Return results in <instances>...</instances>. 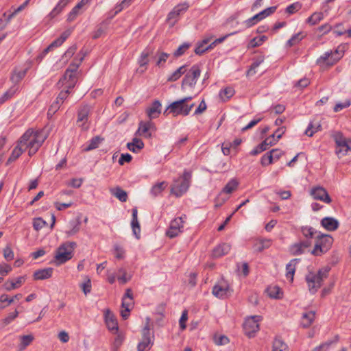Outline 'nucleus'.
<instances>
[{"mask_svg": "<svg viewBox=\"0 0 351 351\" xmlns=\"http://www.w3.org/2000/svg\"><path fill=\"white\" fill-rule=\"evenodd\" d=\"M261 320V317L258 315L252 316L247 319L243 324L245 333L249 337L254 336L255 333L259 330L258 322Z\"/></svg>", "mask_w": 351, "mask_h": 351, "instance_id": "9d476101", "label": "nucleus"}, {"mask_svg": "<svg viewBox=\"0 0 351 351\" xmlns=\"http://www.w3.org/2000/svg\"><path fill=\"white\" fill-rule=\"evenodd\" d=\"M211 38H205L202 41L197 43V47L195 49V53L197 55H202L205 51L213 48L212 43L205 47L210 41Z\"/></svg>", "mask_w": 351, "mask_h": 351, "instance_id": "393cba45", "label": "nucleus"}, {"mask_svg": "<svg viewBox=\"0 0 351 351\" xmlns=\"http://www.w3.org/2000/svg\"><path fill=\"white\" fill-rule=\"evenodd\" d=\"M230 249L231 246L230 244L223 243L218 245L213 250L212 256L215 258H220L227 254L230 252Z\"/></svg>", "mask_w": 351, "mask_h": 351, "instance_id": "aec40b11", "label": "nucleus"}, {"mask_svg": "<svg viewBox=\"0 0 351 351\" xmlns=\"http://www.w3.org/2000/svg\"><path fill=\"white\" fill-rule=\"evenodd\" d=\"M26 75V71H14V73L10 77L11 81L14 83L16 86V84L19 83Z\"/></svg>", "mask_w": 351, "mask_h": 351, "instance_id": "49530a36", "label": "nucleus"}, {"mask_svg": "<svg viewBox=\"0 0 351 351\" xmlns=\"http://www.w3.org/2000/svg\"><path fill=\"white\" fill-rule=\"evenodd\" d=\"M277 143V140L273 139L270 136L266 138L261 143H260V148L262 150H267L269 146H272Z\"/></svg>", "mask_w": 351, "mask_h": 351, "instance_id": "864d4df0", "label": "nucleus"}, {"mask_svg": "<svg viewBox=\"0 0 351 351\" xmlns=\"http://www.w3.org/2000/svg\"><path fill=\"white\" fill-rule=\"evenodd\" d=\"M321 225L328 231H334L339 227V221L333 217H326L321 220Z\"/></svg>", "mask_w": 351, "mask_h": 351, "instance_id": "412c9836", "label": "nucleus"}, {"mask_svg": "<svg viewBox=\"0 0 351 351\" xmlns=\"http://www.w3.org/2000/svg\"><path fill=\"white\" fill-rule=\"evenodd\" d=\"M167 186V182L162 181L161 182L156 183L154 184L151 190L150 193L154 197H156L158 195H160L162 191Z\"/></svg>", "mask_w": 351, "mask_h": 351, "instance_id": "f704fd0d", "label": "nucleus"}, {"mask_svg": "<svg viewBox=\"0 0 351 351\" xmlns=\"http://www.w3.org/2000/svg\"><path fill=\"white\" fill-rule=\"evenodd\" d=\"M234 93L233 88L228 86L221 90L219 95L223 101H226L234 95Z\"/></svg>", "mask_w": 351, "mask_h": 351, "instance_id": "58836bf2", "label": "nucleus"}, {"mask_svg": "<svg viewBox=\"0 0 351 351\" xmlns=\"http://www.w3.org/2000/svg\"><path fill=\"white\" fill-rule=\"evenodd\" d=\"M77 82V74L64 72V75L60 79L58 84L65 85V88L72 89Z\"/></svg>", "mask_w": 351, "mask_h": 351, "instance_id": "2eb2a0df", "label": "nucleus"}, {"mask_svg": "<svg viewBox=\"0 0 351 351\" xmlns=\"http://www.w3.org/2000/svg\"><path fill=\"white\" fill-rule=\"evenodd\" d=\"M67 4V1L66 0H60L56 6L52 10V11L49 14V17L50 19H53L56 17L58 14H59L63 8Z\"/></svg>", "mask_w": 351, "mask_h": 351, "instance_id": "c03bdc74", "label": "nucleus"}, {"mask_svg": "<svg viewBox=\"0 0 351 351\" xmlns=\"http://www.w3.org/2000/svg\"><path fill=\"white\" fill-rule=\"evenodd\" d=\"M162 104L159 100H154L151 106L146 109V113L150 120L158 118L161 114Z\"/></svg>", "mask_w": 351, "mask_h": 351, "instance_id": "a211bd4d", "label": "nucleus"}, {"mask_svg": "<svg viewBox=\"0 0 351 351\" xmlns=\"http://www.w3.org/2000/svg\"><path fill=\"white\" fill-rule=\"evenodd\" d=\"M301 232L306 239H312L317 233V231L313 228L306 226L301 228Z\"/></svg>", "mask_w": 351, "mask_h": 351, "instance_id": "a18cd8bd", "label": "nucleus"}, {"mask_svg": "<svg viewBox=\"0 0 351 351\" xmlns=\"http://www.w3.org/2000/svg\"><path fill=\"white\" fill-rule=\"evenodd\" d=\"M329 271L330 267H325L319 269L317 273L309 272L306 275L305 280L311 294L317 293L323 281L328 278Z\"/></svg>", "mask_w": 351, "mask_h": 351, "instance_id": "f03ea898", "label": "nucleus"}, {"mask_svg": "<svg viewBox=\"0 0 351 351\" xmlns=\"http://www.w3.org/2000/svg\"><path fill=\"white\" fill-rule=\"evenodd\" d=\"M323 19H324L323 12H315L306 19V23L311 25H315L319 23Z\"/></svg>", "mask_w": 351, "mask_h": 351, "instance_id": "a19ab883", "label": "nucleus"}, {"mask_svg": "<svg viewBox=\"0 0 351 351\" xmlns=\"http://www.w3.org/2000/svg\"><path fill=\"white\" fill-rule=\"evenodd\" d=\"M110 193L116 197L120 202H125L128 196L125 191L123 190L120 186H116L110 189Z\"/></svg>", "mask_w": 351, "mask_h": 351, "instance_id": "a878e982", "label": "nucleus"}, {"mask_svg": "<svg viewBox=\"0 0 351 351\" xmlns=\"http://www.w3.org/2000/svg\"><path fill=\"white\" fill-rule=\"evenodd\" d=\"M343 54V51H339V48L334 51H327L317 60V62L332 66L342 58Z\"/></svg>", "mask_w": 351, "mask_h": 351, "instance_id": "9b49d317", "label": "nucleus"}, {"mask_svg": "<svg viewBox=\"0 0 351 351\" xmlns=\"http://www.w3.org/2000/svg\"><path fill=\"white\" fill-rule=\"evenodd\" d=\"M77 46L76 45H73L72 46H71L66 51L65 53H64L63 55V58H66V59H69V58H71L73 55L74 53L76 52L77 51Z\"/></svg>", "mask_w": 351, "mask_h": 351, "instance_id": "774afa93", "label": "nucleus"}, {"mask_svg": "<svg viewBox=\"0 0 351 351\" xmlns=\"http://www.w3.org/2000/svg\"><path fill=\"white\" fill-rule=\"evenodd\" d=\"M180 232H181V230H177L175 226H169V228L167 230L166 234L169 238H174L177 237Z\"/></svg>", "mask_w": 351, "mask_h": 351, "instance_id": "338daca9", "label": "nucleus"}, {"mask_svg": "<svg viewBox=\"0 0 351 351\" xmlns=\"http://www.w3.org/2000/svg\"><path fill=\"white\" fill-rule=\"evenodd\" d=\"M302 38L303 36H302V34L300 32L295 34L293 36H292V37L289 40H288L286 45L288 47H291L295 45L296 44L299 43L302 40Z\"/></svg>", "mask_w": 351, "mask_h": 351, "instance_id": "09e8293b", "label": "nucleus"}, {"mask_svg": "<svg viewBox=\"0 0 351 351\" xmlns=\"http://www.w3.org/2000/svg\"><path fill=\"white\" fill-rule=\"evenodd\" d=\"M191 47V44L188 43H184L182 44L173 53V56L178 58L182 56L187 49Z\"/></svg>", "mask_w": 351, "mask_h": 351, "instance_id": "603ef678", "label": "nucleus"}, {"mask_svg": "<svg viewBox=\"0 0 351 351\" xmlns=\"http://www.w3.org/2000/svg\"><path fill=\"white\" fill-rule=\"evenodd\" d=\"M34 337L32 335H23L21 337L20 347L21 350L25 349L27 346L30 345L33 341Z\"/></svg>", "mask_w": 351, "mask_h": 351, "instance_id": "de8ad7c7", "label": "nucleus"}, {"mask_svg": "<svg viewBox=\"0 0 351 351\" xmlns=\"http://www.w3.org/2000/svg\"><path fill=\"white\" fill-rule=\"evenodd\" d=\"M191 178V173L184 170L182 176L174 180L171 186V193L177 197H181L189 189Z\"/></svg>", "mask_w": 351, "mask_h": 351, "instance_id": "20e7f679", "label": "nucleus"}, {"mask_svg": "<svg viewBox=\"0 0 351 351\" xmlns=\"http://www.w3.org/2000/svg\"><path fill=\"white\" fill-rule=\"evenodd\" d=\"M300 261V258H293L286 265V277L292 282L296 269L297 264Z\"/></svg>", "mask_w": 351, "mask_h": 351, "instance_id": "4be33fe9", "label": "nucleus"}, {"mask_svg": "<svg viewBox=\"0 0 351 351\" xmlns=\"http://www.w3.org/2000/svg\"><path fill=\"white\" fill-rule=\"evenodd\" d=\"M267 40V37L266 36L256 37L251 40L250 45L252 47H256L261 45Z\"/></svg>", "mask_w": 351, "mask_h": 351, "instance_id": "13d9d810", "label": "nucleus"}, {"mask_svg": "<svg viewBox=\"0 0 351 351\" xmlns=\"http://www.w3.org/2000/svg\"><path fill=\"white\" fill-rule=\"evenodd\" d=\"M80 54H82V56L80 58V59L77 60V62H71L69 64V67L66 69V71H65L66 72H67L68 73H72L77 74V69H78L80 65L81 64V63L82 62V61L86 56V53H83L82 51H81L80 52Z\"/></svg>", "mask_w": 351, "mask_h": 351, "instance_id": "473e14b6", "label": "nucleus"}, {"mask_svg": "<svg viewBox=\"0 0 351 351\" xmlns=\"http://www.w3.org/2000/svg\"><path fill=\"white\" fill-rule=\"evenodd\" d=\"M212 293L215 297L220 299H224L231 295L232 290L228 284L221 282L220 284L215 285L213 287Z\"/></svg>", "mask_w": 351, "mask_h": 351, "instance_id": "ddd939ff", "label": "nucleus"}, {"mask_svg": "<svg viewBox=\"0 0 351 351\" xmlns=\"http://www.w3.org/2000/svg\"><path fill=\"white\" fill-rule=\"evenodd\" d=\"M200 74L201 70L198 64L193 65L182 80L181 85L182 88L184 89L186 86L193 88Z\"/></svg>", "mask_w": 351, "mask_h": 351, "instance_id": "1a4fd4ad", "label": "nucleus"}, {"mask_svg": "<svg viewBox=\"0 0 351 351\" xmlns=\"http://www.w3.org/2000/svg\"><path fill=\"white\" fill-rule=\"evenodd\" d=\"M46 225L45 221L42 218H37L34 220L33 227L36 230H39Z\"/></svg>", "mask_w": 351, "mask_h": 351, "instance_id": "69168bd1", "label": "nucleus"}, {"mask_svg": "<svg viewBox=\"0 0 351 351\" xmlns=\"http://www.w3.org/2000/svg\"><path fill=\"white\" fill-rule=\"evenodd\" d=\"M302 8L301 4L299 2L293 3L289 5L286 8V12L290 14H292L298 11Z\"/></svg>", "mask_w": 351, "mask_h": 351, "instance_id": "e2e57ef3", "label": "nucleus"}, {"mask_svg": "<svg viewBox=\"0 0 351 351\" xmlns=\"http://www.w3.org/2000/svg\"><path fill=\"white\" fill-rule=\"evenodd\" d=\"M311 245V241L308 239L301 241L293 244L290 247V252L293 256H298L304 253L305 250Z\"/></svg>", "mask_w": 351, "mask_h": 351, "instance_id": "f3484780", "label": "nucleus"}, {"mask_svg": "<svg viewBox=\"0 0 351 351\" xmlns=\"http://www.w3.org/2000/svg\"><path fill=\"white\" fill-rule=\"evenodd\" d=\"M187 2L180 3L175 6L173 9L168 14L167 21L171 26H173L178 21L180 14L184 13L189 8Z\"/></svg>", "mask_w": 351, "mask_h": 351, "instance_id": "f8f14e48", "label": "nucleus"}, {"mask_svg": "<svg viewBox=\"0 0 351 351\" xmlns=\"http://www.w3.org/2000/svg\"><path fill=\"white\" fill-rule=\"evenodd\" d=\"M18 90L19 87L17 86H12L0 97V104H3L7 100L12 98L14 96V95L18 91Z\"/></svg>", "mask_w": 351, "mask_h": 351, "instance_id": "ea45409f", "label": "nucleus"}, {"mask_svg": "<svg viewBox=\"0 0 351 351\" xmlns=\"http://www.w3.org/2000/svg\"><path fill=\"white\" fill-rule=\"evenodd\" d=\"M152 53V49L147 47L141 54L138 59V64L141 67L145 66L148 64V57Z\"/></svg>", "mask_w": 351, "mask_h": 351, "instance_id": "4c0bfd02", "label": "nucleus"}, {"mask_svg": "<svg viewBox=\"0 0 351 351\" xmlns=\"http://www.w3.org/2000/svg\"><path fill=\"white\" fill-rule=\"evenodd\" d=\"M310 194L313 197V199L320 200L324 203L330 204L332 202V199L328 195L327 191L324 187H313L311 189Z\"/></svg>", "mask_w": 351, "mask_h": 351, "instance_id": "4468645a", "label": "nucleus"}, {"mask_svg": "<svg viewBox=\"0 0 351 351\" xmlns=\"http://www.w3.org/2000/svg\"><path fill=\"white\" fill-rule=\"evenodd\" d=\"M152 345V343L151 340H142L141 342L138 343L137 349L138 351H146V349H149L151 348V346Z\"/></svg>", "mask_w": 351, "mask_h": 351, "instance_id": "052dcab7", "label": "nucleus"}, {"mask_svg": "<svg viewBox=\"0 0 351 351\" xmlns=\"http://www.w3.org/2000/svg\"><path fill=\"white\" fill-rule=\"evenodd\" d=\"M263 62V58H260L257 60L254 61L250 66V69L247 71V76H252L256 74V69Z\"/></svg>", "mask_w": 351, "mask_h": 351, "instance_id": "3c124183", "label": "nucleus"}, {"mask_svg": "<svg viewBox=\"0 0 351 351\" xmlns=\"http://www.w3.org/2000/svg\"><path fill=\"white\" fill-rule=\"evenodd\" d=\"M271 245V240L267 239H261L256 241L254 245L255 250L258 252H262L265 249L269 248Z\"/></svg>", "mask_w": 351, "mask_h": 351, "instance_id": "c9c22d12", "label": "nucleus"}, {"mask_svg": "<svg viewBox=\"0 0 351 351\" xmlns=\"http://www.w3.org/2000/svg\"><path fill=\"white\" fill-rule=\"evenodd\" d=\"M333 238L328 234H321L317 236L316 243L311 254L314 256H321L327 252L332 246Z\"/></svg>", "mask_w": 351, "mask_h": 351, "instance_id": "423d86ee", "label": "nucleus"}, {"mask_svg": "<svg viewBox=\"0 0 351 351\" xmlns=\"http://www.w3.org/2000/svg\"><path fill=\"white\" fill-rule=\"evenodd\" d=\"M267 293L269 298L280 299L282 296V291L278 286H270L267 289Z\"/></svg>", "mask_w": 351, "mask_h": 351, "instance_id": "72a5a7b5", "label": "nucleus"}, {"mask_svg": "<svg viewBox=\"0 0 351 351\" xmlns=\"http://www.w3.org/2000/svg\"><path fill=\"white\" fill-rule=\"evenodd\" d=\"M272 162H273L272 154H271L269 152L265 154L261 159V164L263 166H267V165L271 164Z\"/></svg>", "mask_w": 351, "mask_h": 351, "instance_id": "bf43d9fd", "label": "nucleus"}, {"mask_svg": "<svg viewBox=\"0 0 351 351\" xmlns=\"http://www.w3.org/2000/svg\"><path fill=\"white\" fill-rule=\"evenodd\" d=\"M93 110V106L87 104H82L77 110V124L82 131H87L90 128L89 117Z\"/></svg>", "mask_w": 351, "mask_h": 351, "instance_id": "0eeeda50", "label": "nucleus"}, {"mask_svg": "<svg viewBox=\"0 0 351 351\" xmlns=\"http://www.w3.org/2000/svg\"><path fill=\"white\" fill-rule=\"evenodd\" d=\"M104 138H101L99 136H96L92 138L89 141L88 145L85 148H84V150L85 152H88L97 148L99 147V145L102 142Z\"/></svg>", "mask_w": 351, "mask_h": 351, "instance_id": "e433bc0d", "label": "nucleus"}, {"mask_svg": "<svg viewBox=\"0 0 351 351\" xmlns=\"http://www.w3.org/2000/svg\"><path fill=\"white\" fill-rule=\"evenodd\" d=\"M315 319V312L308 311L304 313L301 319V325L303 328L309 327Z\"/></svg>", "mask_w": 351, "mask_h": 351, "instance_id": "c85d7f7f", "label": "nucleus"}, {"mask_svg": "<svg viewBox=\"0 0 351 351\" xmlns=\"http://www.w3.org/2000/svg\"><path fill=\"white\" fill-rule=\"evenodd\" d=\"M3 256H4L5 259H6L8 261H12L14 259V252L10 245H7L3 249Z\"/></svg>", "mask_w": 351, "mask_h": 351, "instance_id": "0e129e2a", "label": "nucleus"}, {"mask_svg": "<svg viewBox=\"0 0 351 351\" xmlns=\"http://www.w3.org/2000/svg\"><path fill=\"white\" fill-rule=\"evenodd\" d=\"M144 147V143L143 141L140 138H134L132 139V142L128 143L127 148L134 152L137 153L139 150L142 149Z\"/></svg>", "mask_w": 351, "mask_h": 351, "instance_id": "bb28decb", "label": "nucleus"}, {"mask_svg": "<svg viewBox=\"0 0 351 351\" xmlns=\"http://www.w3.org/2000/svg\"><path fill=\"white\" fill-rule=\"evenodd\" d=\"M332 138L335 142V154L338 158H340L346 156L350 149L347 139L343 136L341 132H335L332 135Z\"/></svg>", "mask_w": 351, "mask_h": 351, "instance_id": "6e6552de", "label": "nucleus"}, {"mask_svg": "<svg viewBox=\"0 0 351 351\" xmlns=\"http://www.w3.org/2000/svg\"><path fill=\"white\" fill-rule=\"evenodd\" d=\"M277 9V6H271L269 8H267L265 9L264 10L260 12L257 14L258 16L259 17L260 20H263V19L266 18L267 16H270L273 13L276 12Z\"/></svg>", "mask_w": 351, "mask_h": 351, "instance_id": "8fccbe9b", "label": "nucleus"}, {"mask_svg": "<svg viewBox=\"0 0 351 351\" xmlns=\"http://www.w3.org/2000/svg\"><path fill=\"white\" fill-rule=\"evenodd\" d=\"M29 0H26L22 5H21L17 9H16L13 12L10 14L6 19V23H8L10 20L19 12L22 11L29 3Z\"/></svg>", "mask_w": 351, "mask_h": 351, "instance_id": "4d7b16f0", "label": "nucleus"}, {"mask_svg": "<svg viewBox=\"0 0 351 351\" xmlns=\"http://www.w3.org/2000/svg\"><path fill=\"white\" fill-rule=\"evenodd\" d=\"M76 247L77 243L74 241H66L62 243L55 253L54 258L56 265H61L71 260Z\"/></svg>", "mask_w": 351, "mask_h": 351, "instance_id": "7ed1b4c3", "label": "nucleus"}, {"mask_svg": "<svg viewBox=\"0 0 351 351\" xmlns=\"http://www.w3.org/2000/svg\"><path fill=\"white\" fill-rule=\"evenodd\" d=\"M117 280L121 285L126 284L129 280H130L132 276L128 274L126 271V269L123 267H120L117 270Z\"/></svg>", "mask_w": 351, "mask_h": 351, "instance_id": "2f4dec72", "label": "nucleus"}, {"mask_svg": "<svg viewBox=\"0 0 351 351\" xmlns=\"http://www.w3.org/2000/svg\"><path fill=\"white\" fill-rule=\"evenodd\" d=\"M47 138V135L43 130L34 131L27 130L19 138L17 145L14 148L6 165L15 161L19 156L28 149L29 156L35 154Z\"/></svg>", "mask_w": 351, "mask_h": 351, "instance_id": "f257e3e1", "label": "nucleus"}, {"mask_svg": "<svg viewBox=\"0 0 351 351\" xmlns=\"http://www.w3.org/2000/svg\"><path fill=\"white\" fill-rule=\"evenodd\" d=\"M69 230L66 231L67 237H71L76 234L80 230L81 220L80 217H77L75 219L72 220L69 222Z\"/></svg>", "mask_w": 351, "mask_h": 351, "instance_id": "b1692460", "label": "nucleus"}, {"mask_svg": "<svg viewBox=\"0 0 351 351\" xmlns=\"http://www.w3.org/2000/svg\"><path fill=\"white\" fill-rule=\"evenodd\" d=\"M287 344L280 337H276L272 345V351H288Z\"/></svg>", "mask_w": 351, "mask_h": 351, "instance_id": "cd10ccee", "label": "nucleus"}, {"mask_svg": "<svg viewBox=\"0 0 351 351\" xmlns=\"http://www.w3.org/2000/svg\"><path fill=\"white\" fill-rule=\"evenodd\" d=\"M229 199L228 195H226L225 194L221 193V192L219 194V195L215 199V207L219 208L228 199Z\"/></svg>", "mask_w": 351, "mask_h": 351, "instance_id": "5fc2aeb1", "label": "nucleus"}, {"mask_svg": "<svg viewBox=\"0 0 351 351\" xmlns=\"http://www.w3.org/2000/svg\"><path fill=\"white\" fill-rule=\"evenodd\" d=\"M25 282V276H19L16 278V282L7 281L4 284V288L6 291H10L19 287Z\"/></svg>", "mask_w": 351, "mask_h": 351, "instance_id": "c756f323", "label": "nucleus"}, {"mask_svg": "<svg viewBox=\"0 0 351 351\" xmlns=\"http://www.w3.org/2000/svg\"><path fill=\"white\" fill-rule=\"evenodd\" d=\"M105 322L107 328L112 333H117L119 329L118 322L114 315L109 310L106 309L104 314Z\"/></svg>", "mask_w": 351, "mask_h": 351, "instance_id": "dca6fc26", "label": "nucleus"}, {"mask_svg": "<svg viewBox=\"0 0 351 351\" xmlns=\"http://www.w3.org/2000/svg\"><path fill=\"white\" fill-rule=\"evenodd\" d=\"M238 182L235 180L232 179L223 187V190L221 191V193L225 194L226 195H228L229 194L232 193L234 190H236Z\"/></svg>", "mask_w": 351, "mask_h": 351, "instance_id": "79ce46f5", "label": "nucleus"}, {"mask_svg": "<svg viewBox=\"0 0 351 351\" xmlns=\"http://www.w3.org/2000/svg\"><path fill=\"white\" fill-rule=\"evenodd\" d=\"M19 314V312L17 310H15L14 312L9 313L7 317L1 320L0 324V328H3L7 325L10 324L18 317Z\"/></svg>", "mask_w": 351, "mask_h": 351, "instance_id": "37998d69", "label": "nucleus"}, {"mask_svg": "<svg viewBox=\"0 0 351 351\" xmlns=\"http://www.w3.org/2000/svg\"><path fill=\"white\" fill-rule=\"evenodd\" d=\"M149 130H156L154 123L151 121H141L138 124V129L137 133L141 136L145 137H151L152 134L149 132Z\"/></svg>", "mask_w": 351, "mask_h": 351, "instance_id": "6ab92c4d", "label": "nucleus"}, {"mask_svg": "<svg viewBox=\"0 0 351 351\" xmlns=\"http://www.w3.org/2000/svg\"><path fill=\"white\" fill-rule=\"evenodd\" d=\"M194 106L195 104H184L180 99H179L169 104L163 112V114L165 117H167L170 114H171L174 117L179 115L185 117L190 113V111Z\"/></svg>", "mask_w": 351, "mask_h": 351, "instance_id": "39448f33", "label": "nucleus"}, {"mask_svg": "<svg viewBox=\"0 0 351 351\" xmlns=\"http://www.w3.org/2000/svg\"><path fill=\"white\" fill-rule=\"evenodd\" d=\"M131 226L132 228V232L136 239L140 238V224L138 219H132Z\"/></svg>", "mask_w": 351, "mask_h": 351, "instance_id": "6e6d98bb", "label": "nucleus"}, {"mask_svg": "<svg viewBox=\"0 0 351 351\" xmlns=\"http://www.w3.org/2000/svg\"><path fill=\"white\" fill-rule=\"evenodd\" d=\"M22 296H23L22 294L17 293L15 295H14L12 298H10L8 296V295H7V294H2L0 296V302L1 303H6V305L2 306L0 308H5L6 306H9L12 302H14L15 300H19L20 299H21Z\"/></svg>", "mask_w": 351, "mask_h": 351, "instance_id": "7c9ffc66", "label": "nucleus"}, {"mask_svg": "<svg viewBox=\"0 0 351 351\" xmlns=\"http://www.w3.org/2000/svg\"><path fill=\"white\" fill-rule=\"evenodd\" d=\"M157 55L158 56V60L156 62V65L162 66L167 60L169 56V54L165 52H160L159 51H157Z\"/></svg>", "mask_w": 351, "mask_h": 351, "instance_id": "680f3d73", "label": "nucleus"}, {"mask_svg": "<svg viewBox=\"0 0 351 351\" xmlns=\"http://www.w3.org/2000/svg\"><path fill=\"white\" fill-rule=\"evenodd\" d=\"M53 269L51 267L38 269L34 271L33 274L34 280H42L51 277Z\"/></svg>", "mask_w": 351, "mask_h": 351, "instance_id": "5701e85b", "label": "nucleus"}]
</instances>
